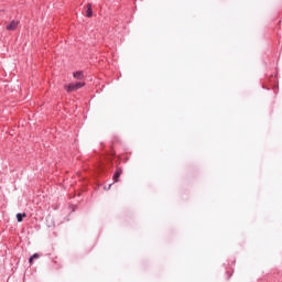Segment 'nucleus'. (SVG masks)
<instances>
[{
    "mask_svg": "<svg viewBox=\"0 0 282 282\" xmlns=\"http://www.w3.org/2000/svg\"><path fill=\"white\" fill-rule=\"evenodd\" d=\"M86 8H87V10H86V17H87L88 19H91V18L94 17V11L91 10V3H88Z\"/></svg>",
    "mask_w": 282,
    "mask_h": 282,
    "instance_id": "4",
    "label": "nucleus"
},
{
    "mask_svg": "<svg viewBox=\"0 0 282 282\" xmlns=\"http://www.w3.org/2000/svg\"><path fill=\"white\" fill-rule=\"evenodd\" d=\"M28 217V214L25 213H19L17 214V220L19 221V224H21V221H23V218Z\"/></svg>",
    "mask_w": 282,
    "mask_h": 282,
    "instance_id": "6",
    "label": "nucleus"
},
{
    "mask_svg": "<svg viewBox=\"0 0 282 282\" xmlns=\"http://www.w3.org/2000/svg\"><path fill=\"white\" fill-rule=\"evenodd\" d=\"M74 78H76L77 80H83V78H85V75L83 74L82 70H77L73 74Z\"/></svg>",
    "mask_w": 282,
    "mask_h": 282,
    "instance_id": "5",
    "label": "nucleus"
},
{
    "mask_svg": "<svg viewBox=\"0 0 282 282\" xmlns=\"http://www.w3.org/2000/svg\"><path fill=\"white\" fill-rule=\"evenodd\" d=\"M82 87H85V83L83 82H77V83H70L67 86H65L66 91L68 94H72L73 91H78V89H82Z\"/></svg>",
    "mask_w": 282,
    "mask_h": 282,
    "instance_id": "1",
    "label": "nucleus"
},
{
    "mask_svg": "<svg viewBox=\"0 0 282 282\" xmlns=\"http://www.w3.org/2000/svg\"><path fill=\"white\" fill-rule=\"evenodd\" d=\"M29 262L32 264V263H34V259L31 257L30 259H29Z\"/></svg>",
    "mask_w": 282,
    "mask_h": 282,
    "instance_id": "8",
    "label": "nucleus"
},
{
    "mask_svg": "<svg viewBox=\"0 0 282 282\" xmlns=\"http://www.w3.org/2000/svg\"><path fill=\"white\" fill-rule=\"evenodd\" d=\"M31 258L39 259V253H34L33 256H31Z\"/></svg>",
    "mask_w": 282,
    "mask_h": 282,
    "instance_id": "7",
    "label": "nucleus"
},
{
    "mask_svg": "<svg viewBox=\"0 0 282 282\" xmlns=\"http://www.w3.org/2000/svg\"><path fill=\"white\" fill-rule=\"evenodd\" d=\"M19 28V21H11L10 24L7 25V30L10 32H13V30H17Z\"/></svg>",
    "mask_w": 282,
    "mask_h": 282,
    "instance_id": "2",
    "label": "nucleus"
},
{
    "mask_svg": "<svg viewBox=\"0 0 282 282\" xmlns=\"http://www.w3.org/2000/svg\"><path fill=\"white\" fill-rule=\"evenodd\" d=\"M120 175H122V167H117L112 176L113 182H118V180H120Z\"/></svg>",
    "mask_w": 282,
    "mask_h": 282,
    "instance_id": "3",
    "label": "nucleus"
}]
</instances>
